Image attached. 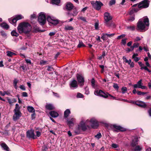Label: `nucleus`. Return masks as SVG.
I'll use <instances>...</instances> for the list:
<instances>
[{"label":"nucleus","instance_id":"9","mask_svg":"<svg viewBox=\"0 0 151 151\" xmlns=\"http://www.w3.org/2000/svg\"><path fill=\"white\" fill-rule=\"evenodd\" d=\"M90 122L91 124V127L93 129H96L99 126L98 122L94 118L91 119L90 121Z\"/></svg>","mask_w":151,"mask_h":151},{"label":"nucleus","instance_id":"50","mask_svg":"<svg viewBox=\"0 0 151 151\" xmlns=\"http://www.w3.org/2000/svg\"><path fill=\"white\" fill-rule=\"evenodd\" d=\"M91 85L92 87H94L95 86V80L94 78H93L91 80Z\"/></svg>","mask_w":151,"mask_h":151},{"label":"nucleus","instance_id":"53","mask_svg":"<svg viewBox=\"0 0 151 151\" xmlns=\"http://www.w3.org/2000/svg\"><path fill=\"white\" fill-rule=\"evenodd\" d=\"M20 68L23 70L24 71L27 70V68L25 65H23L20 66Z\"/></svg>","mask_w":151,"mask_h":151},{"label":"nucleus","instance_id":"46","mask_svg":"<svg viewBox=\"0 0 151 151\" xmlns=\"http://www.w3.org/2000/svg\"><path fill=\"white\" fill-rule=\"evenodd\" d=\"M116 2V0H111L109 2V4L111 6L115 4Z\"/></svg>","mask_w":151,"mask_h":151},{"label":"nucleus","instance_id":"19","mask_svg":"<svg viewBox=\"0 0 151 151\" xmlns=\"http://www.w3.org/2000/svg\"><path fill=\"white\" fill-rule=\"evenodd\" d=\"M138 139L137 137H135L132 140V142L131 144L132 147H134L138 144Z\"/></svg>","mask_w":151,"mask_h":151},{"label":"nucleus","instance_id":"45","mask_svg":"<svg viewBox=\"0 0 151 151\" xmlns=\"http://www.w3.org/2000/svg\"><path fill=\"white\" fill-rule=\"evenodd\" d=\"M101 136L102 135L101 133L99 132L95 136V137L97 138L98 139H99L101 137Z\"/></svg>","mask_w":151,"mask_h":151},{"label":"nucleus","instance_id":"20","mask_svg":"<svg viewBox=\"0 0 151 151\" xmlns=\"http://www.w3.org/2000/svg\"><path fill=\"white\" fill-rule=\"evenodd\" d=\"M75 121V119L72 118L70 120H67V124L69 127L73 126L74 125V123L73 122Z\"/></svg>","mask_w":151,"mask_h":151},{"label":"nucleus","instance_id":"33","mask_svg":"<svg viewBox=\"0 0 151 151\" xmlns=\"http://www.w3.org/2000/svg\"><path fill=\"white\" fill-rule=\"evenodd\" d=\"M40 64L41 65H44L48 64V63L47 61L44 60H41L40 61Z\"/></svg>","mask_w":151,"mask_h":151},{"label":"nucleus","instance_id":"58","mask_svg":"<svg viewBox=\"0 0 151 151\" xmlns=\"http://www.w3.org/2000/svg\"><path fill=\"white\" fill-rule=\"evenodd\" d=\"M95 28L96 30L98 29L99 28V24L98 23L96 22L95 24Z\"/></svg>","mask_w":151,"mask_h":151},{"label":"nucleus","instance_id":"11","mask_svg":"<svg viewBox=\"0 0 151 151\" xmlns=\"http://www.w3.org/2000/svg\"><path fill=\"white\" fill-rule=\"evenodd\" d=\"M23 18V17L21 15H16L15 17L13 19H9V22L11 23H15L17 21Z\"/></svg>","mask_w":151,"mask_h":151},{"label":"nucleus","instance_id":"1","mask_svg":"<svg viewBox=\"0 0 151 151\" xmlns=\"http://www.w3.org/2000/svg\"><path fill=\"white\" fill-rule=\"evenodd\" d=\"M32 27L27 22H23L20 23L17 27V29L20 33L23 32L27 34L29 33L31 30Z\"/></svg>","mask_w":151,"mask_h":151},{"label":"nucleus","instance_id":"56","mask_svg":"<svg viewBox=\"0 0 151 151\" xmlns=\"http://www.w3.org/2000/svg\"><path fill=\"white\" fill-rule=\"evenodd\" d=\"M127 40V39H122V43L123 45H125L126 44V40Z\"/></svg>","mask_w":151,"mask_h":151},{"label":"nucleus","instance_id":"29","mask_svg":"<svg viewBox=\"0 0 151 151\" xmlns=\"http://www.w3.org/2000/svg\"><path fill=\"white\" fill-rule=\"evenodd\" d=\"M64 29L66 31L73 30V27L72 26L67 25L65 26Z\"/></svg>","mask_w":151,"mask_h":151},{"label":"nucleus","instance_id":"24","mask_svg":"<svg viewBox=\"0 0 151 151\" xmlns=\"http://www.w3.org/2000/svg\"><path fill=\"white\" fill-rule=\"evenodd\" d=\"M46 108L49 110H52L54 109L55 108L51 104H47L45 106Z\"/></svg>","mask_w":151,"mask_h":151},{"label":"nucleus","instance_id":"7","mask_svg":"<svg viewBox=\"0 0 151 151\" xmlns=\"http://www.w3.org/2000/svg\"><path fill=\"white\" fill-rule=\"evenodd\" d=\"M34 133V130L32 129L28 130L26 132V136L28 139L32 138L33 139H35Z\"/></svg>","mask_w":151,"mask_h":151},{"label":"nucleus","instance_id":"60","mask_svg":"<svg viewBox=\"0 0 151 151\" xmlns=\"http://www.w3.org/2000/svg\"><path fill=\"white\" fill-rule=\"evenodd\" d=\"M102 35L101 37V38L103 40H104L106 39V35H105V34L104 33H103L102 34Z\"/></svg>","mask_w":151,"mask_h":151},{"label":"nucleus","instance_id":"4","mask_svg":"<svg viewBox=\"0 0 151 151\" xmlns=\"http://www.w3.org/2000/svg\"><path fill=\"white\" fill-rule=\"evenodd\" d=\"M94 93L95 95L103 97L104 98H107L109 96L111 97L110 99H113L118 100L116 97L111 95L107 92L105 93L101 90H99V91L98 90H95L94 91Z\"/></svg>","mask_w":151,"mask_h":151},{"label":"nucleus","instance_id":"5","mask_svg":"<svg viewBox=\"0 0 151 151\" xmlns=\"http://www.w3.org/2000/svg\"><path fill=\"white\" fill-rule=\"evenodd\" d=\"M38 20L40 24L42 25L45 24L46 22V18L44 13L41 12L39 14Z\"/></svg>","mask_w":151,"mask_h":151},{"label":"nucleus","instance_id":"55","mask_svg":"<svg viewBox=\"0 0 151 151\" xmlns=\"http://www.w3.org/2000/svg\"><path fill=\"white\" fill-rule=\"evenodd\" d=\"M125 34H122L120 35L117 38V39H120L124 37H125Z\"/></svg>","mask_w":151,"mask_h":151},{"label":"nucleus","instance_id":"10","mask_svg":"<svg viewBox=\"0 0 151 151\" xmlns=\"http://www.w3.org/2000/svg\"><path fill=\"white\" fill-rule=\"evenodd\" d=\"M104 23L105 25H108V23L112 19V17L109 13L108 12H105L104 14Z\"/></svg>","mask_w":151,"mask_h":151},{"label":"nucleus","instance_id":"63","mask_svg":"<svg viewBox=\"0 0 151 151\" xmlns=\"http://www.w3.org/2000/svg\"><path fill=\"white\" fill-rule=\"evenodd\" d=\"M20 88L23 91H25L26 90L25 86L23 85H21L20 86Z\"/></svg>","mask_w":151,"mask_h":151},{"label":"nucleus","instance_id":"8","mask_svg":"<svg viewBox=\"0 0 151 151\" xmlns=\"http://www.w3.org/2000/svg\"><path fill=\"white\" fill-rule=\"evenodd\" d=\"M149 1L148 0H144L138 4L139 8H146L149 6Z\"/></svg>","mask_w":151,"mask_h":151},{"label":"nucleus","instance_id":"43","mask_svg":"<svg viewBox=\"0 0 151 151\" xmlns=\"http://www.w3.org/2000/svg\"><path fill=\"white\" fill-rule=\"evenodd\" d=\"M32 113L31 115V119L32 120H33L35 118L36 114L35 112H33Z\"/></svg>","mask_w":151,"mask_h":151},{"label":"nucleus","instance_id":"13","mask_svg":"<svg viewBox=\"0 0 151 151\" xmlns=\"http://www.w3.org/2000/svg\"><path fill=\"white\" fill-rule=\"evenodd\" d=\"M136 105L142 108H145L147 106L146 104L144 102L141 101H137Z\"/></svg>","mask_w":151,"mask_h":151},{"label":"nucleus","instance_id":"23","mask_svg":"<svg viewBox=\"0 0 151 151\" xmlns=\"http://www.w3.org/2000/svg\"><path fill=\"white\" fill-rule=\"evenodd\" d=\"M81 128L79 125L78 127H76L75 130L74 132L76 134H78L81 133Z\"/></svg>","mask_w":151,"mask_h":151},{"label":"nucleus","instance_id":"16","mask_svg":"<svg viewBox=\"0 0 151 151\" xmlns=\"http://www.w3.org/2000/svg\"><path fill=\"white\" fill-rule=\"evenodd\" d=\"M113 127L116 130H118L120 132H124L126 131V129L123 127L120 126H117L116 125H113Z\"/></svg>","mask_w":151,"mask_h":151},{"label":"nucleus","instance_id":"41","mask_svg":"<svg viewBox=\"0 0 151 151\" xmlns=\"http://www.w3.org/2000/svg\"><path fill=\"white\" fill-rule=\"evenodd\" d=\"M113 87L114 89H115L116 90H117V91L118 90L119 86H118V84L117 83H114Z\"/></svg>","mask_w":151,"mask_h":151},{"label":"nucleus","instance_id":"38","mask_svg":"<svg viewBox=\"0 0 151 151\" xmlns=\"http://www.w3.org/2000/svg\"><path fill=\"white\" fill-rule=\"evenodd\" d=\"M47 70L48 71H51L54 70L53 68L51 65L47 66Z\"/></svg>","mask_w":151,"mask_h":151},{"label":"nucleus","instance_id":"51","mask_svg":"<svg viewBox=\"0 0 151 151\" xmlns=\"http://www.w3.org/2000/svg\"><path fill=\"white\" fill-rule=\"evenodd\" d=\"M139 45V44L137 42L134 43L133 45V46L134 48L138 47Z\"/></svg>","mask_w":151,"mask_h":151},{"label":"nucleus","instance_id":"32","mask_svg":"<svg viewBox=\"0 0 151 151\" xmlns=\"http://www.w3.org/2000/svg\"><path fill=\"white\" fill-rule=\"evenodd\" d=\"M18 80L14 79L13 81V85L15 88L17 89V83L18 82Z\"/></svg>","mask_w":151,"mask_h":151},{"label":"nucleus","instance_id":"30","mask_svg":"<svg viewBox=\"0 0 151 151\" xmlns=\"http://www.w3.org/2000/svg\"><path fill=\"white\" fill-rule=\"evenodd\" d=\"M60 0H51V3L52 4L58 5L60 2Z\"/></svg>","mask_w":151,"mask_h":151},{"label":"nucleus","instance_id":"22","mask_svg":"<svg viewBox=\"0 0 151 151\" xmlns=\"http://www.w3.org/2000/svg\"><path fill=\"white\" fill-rule=\"evenodd\" d=\"M7 100L9 104L11 105H12V104L14 103H15L17 102V99L14 98L10 99L7 98Z\"/></svg>","mask_w":151,"mask_h":151},{"label":"nucleus","instance_id":"27","mask_svg":"<svg viewBox=\"0 0 151 151\" xmlns=\"http://www.w3.org/2000/svg\"><path fill=\"white\" fill-rule=\"evenodd\" d=\"M70 113V110L67 109L64 112V117L67 118Z\"/></svg>","mask_w":151,"mask_h":151},{"label":"nucleus","instance_id":"37","mask_svg":"<svg viewBox=\"0 0 151 151\" xmlns=\"http://www.w3.org/2000/svg\"><path fill=\"white\" fill-rule=\"evenodd\" d=\"M127 29L133 31L135 29V27L134 26H129L127 27Z\"/></svg>","mask_w":151,"mask_h":151},{"label":"nucleus","instance_id":"6","mask_svg":"<svg viewBox=\"0 0 151 151\" xmlns=\"http://www.w3.org/2000/svg\"><path fill=\"white\" fill-rule=\"evenodd\" d=\"M91 4L93 7L97 10H100L101 6L103 5V4L101 1H96L95 2L92 1Z\"/></svg>","mask_w":151,"mask_h":151},{"label":"nucleus","instance_id":"57","mask_svg":"<svg viewBox=\"0 0 151 151\" xmlns=\"http://www.w3.org/2000/svg\"><path fill=\"white\" fill-rule=\"evenodd\" d=\"M142 81V80L141 79L137 82V84L138 85V88L141 86Z\"/></svg>","mask_w":151,"mask_h":151},{"label":"nucleus","instance_id":"36","mask_svg":"<svg viewBox=\"0 0 151 151\" xmlns=\"http://www.w3.org/2000/svg\"><path fill=\"white\" fill-rule=\"evenodd\" d=\"M11 34L12 36L17 37L19 35V34L15 31L13 30L11 32Z\"/></svg>","mask_w":151,"mask_h":151},{"label":"nucleus","instance_id":"15","mask_svg":"<svg viewBox=\"0 0 151 151\" xmlns=\"http://www.w3.org/2000/svg\"><path fill=\"white\" fill-rule=\"evenodd\" d=\"M78 83L81 84V86H83L84 84V79L83 76H77Z\"/></svg>","mask_w":151,"mask_h":151},{"label":"nucleus","instance_id":"21","mask_svg":"<svg viewBox=\"0 0 151 151\" xmlns=\"http://www.w3.org/2000/svg\"><path fill=\"white\" fill-rule=\"evenodd\" d=\"M49 114L52 117L55 118L58 116L59 115L55 111H51L49 112Z\"/></svg>","mask_w":151,"mask_h":151},{"label":"nucleus","instance_id":"2","mask_svg":"<svg viewBox=\"0 0 151 151\" xmlns=\"http://www.w3.org/2000/svg\"><path fill=\"white\" fill-rule=\"evenodd\" d=\"M149 25L148 18L147 17L140 19L137 24V29L138 30H144L146 26L148 27Z\"/></svg>","mask_w":151,"mask_h":151},{"label":"nucleus","instance_id":"12","mask_svg":"<svg viewBox=\"0 0 151 151\" xmlns=\"http://www.w3.org/2000/svg\"><path fill=\"white\" fill-rule=\"evenodd\" d=\"M47 19L48 22L53 24L56 25L59 23V21L58 20L53 18H52L50 16H48L47 17Z\"/></svg>","mask_w":151,"mask_h":151},{"label":"nucleus","instance_id":"40","mask_svg":"<svg viewBox=\"0 0 151 151\" xmlns=\"http://www.w3.org/2000/svg\"><path fill=\"white\" fill-rule=\"evenodd\" d=\"M142 148L139 145L136 146L134 149V151H140Z\"/></svg>","mask_w":151,"mask_h":151},{"label":"nucleus","instance_id":"52","mask_svg":"<svg viewBox=\"0 0 151 151\" xmlns=\"http://www.w3.org/2000/svg\"><path fill=\"white\" fill-rule=\"evenodd\" d=\"M111 146L114 148H116L118 147L119 145L113 143L112 144Z\"/></svg>","mask_w":151,"mask_h":151},{"label":"nucleus","instance_id":"59","mask_svg":"<svg viewBox=\"0 0 151 151\" xmlns=\"http://www.w3.org/2000/svg\"><path fill=\"white\" fill-rule=\"evenodd\" d=\"M105 35H106V36H107V37H111L114 36V35L115 34L112 33L110 34H109L107 33H106Z\"/></svg>","mask_w":151,"mask_h":151},{"label":"nucleus","instance_id":"39","mask_svg":"<svg viewBox=\"0 0 151 151\" xmlns=\"http://www.w3.org/2000/svg\"><path fill=\"white\" fill-rule=\"evenodd\" d=\"M121 90L123 93H125L127 90V88L125 87H123L122 88Z\"/></svg>","mask_w":151,"mask_h":151},{"label":"nucleus","instance_id":"31","mask_svg":"<svg viewBox=\"0 0 151 151\" xmlns=\"http://www.w3.org/2000/svg\"><path fill=\"white\" fill-rule=\"evenodd\" d=\"M6 53L7 56L9 57H12L13 55H16L15 53L10 51H7Z\"/></svg>","mask_w":151,"mask_h":151},{"label":"nucleus","instance_id":"49","mask_svg":"<svg viewBox=\"0 0 151 151\" xmlns=\"http://www.w3.org/2000/svg\"><path fill=\"white\" fill-rule=\"evenodd\" d=\"M141 69H144L146 70H147V71H148V72H151V71H150L149 70V69L147 68L146 66H145L144 67H142L141 68Z\"/></svg>","mask_w":151,"mask_h":151},{"label":"nucleus","instance_id":"44","mask_svg":"<svg viewBox=\"0 0 151 151\" xmlns=\"http://www.w3.org/2000/svg\"><path fill=\"white\" fill-rule=\"evenodd\" d=\"M1 35L3 37L5 38L7 36L6 34L4 32H1L0 33Z\"/></svg>","mask_w":151,"mask_h":151},{"label":"nucleus","instance_id":"64","mask_svg":"<svg viewBox=\"0 0 151 151\" xmlns=\"http://www.w3.org/2000/svg\"><path fill=\"white\" fill-rule=\"evenodd\" d=\"M141 40L140 38L139 37H136V38L134 39V42H137Z\"/></svg>","mask_w":151,"mask_h":151},{"label":"nucleus","instance_id":"48","mask_svg":"<svg viewBox=\"0 0 151 151\" xmlns=\"http://www.w3.org/2000/svg\"><path fill=\"white\" fill-rule=\"evenodd\" d=\"M78 19H80L83 21L84 22H86V19L85 17H78Z\"/></svg>","mask_w":151,"mask_h":151},{"label":"nucleus","instance_id":"42","mask_svg":"<svg viewBox=\"0 0 151 151\" xmlns=\"http://www.w3.org/2000/svg\"><path fill=\"white\" fill-rule=\"evenodd\" d=\"M47 150L48 148L45 145H43L42 147V151H46Z\"/></svg>","mask_w":151,"mask_h":151},{"label":"nucleus","instance_id":"47","mask_svg":"<svg viewBox=\"0 0 151 151\" xmlns=\"http://www.w3.org/2000/svg\"><path fill=\"white\" fill-rule=\"evenodd\" d=\"M83 96L81 93H77V97L78 98H82L83 97Z\"/></svg>","mask_w":151,"mask_h":151},{"label":"nucleus","instance_id":"62","mask_svg":"<svg viewBox=\"0 0 151 151\" xmlns=\"http://www.w3.org/2000/svg\"><path fill=\"white\" fill-rule=\"evenodd\" d=\"M28 96L27 93L26 92H23L22 93V96L23 97H27Z\"/></svg>","mask_w":151,"mask_h":151},{"label":"nucleus","instance_id":"54","mask_svg":"<svg viewBox=\"0 0 151 151\" xmlns=\"http://www.w3.org/2000/svg\"><path fill=\"white\" fill-rule=\"evenodd\" d=\"M135 19L134 16H132L130 17L128 19V20L131 22L133 21Z\"/></svg>","mask_w":151,"mask_h":151},{"label":"nucleus","instance_id":"61","mask_svg":"<svg viewBox=\"0 0 151 151\" xmlns=\"http://www.w3.org/2000/svg\"><path fill=\"white\" fill-rule=\"evenodd\" d=\"M25 60L27 63L31 64V62L30 60L28 59H25Z\"/></svg>","mask_w":151,"mask_h":151},{"label":"nucleus","instance_id":"28","mask_svg":"<svg viewBox=\"0 0 151 151\" xmlns=\"http://www.w3.org/2000/svg\"><path fill=\"white\" fill-rule=\"evenodd\" d=\"M105 25L108 27L112 28H114L116 27L115 24L112 22H109L108 23V25Z\"/></svg>","mask_w":151,"mask_h":151},{"label":"nucleus","instance_id":"34","mask_svg":"<svg viewBox=\"0 0 151 151\" xmlns=\"http://www.w3.org/2000/svg\"><path fill=\"white\" fill-rule=\"evenodd\" d=\"M1 26L3 28L7 29L9 28V25L6 23H3L1 25Z\"/></svg>","mask_w":151,"mask_h":151},{"label":"nucleus","instance_id":"35","mask_svg":"<svg viewBox=\"0 0 151 151\" xmlns=\"http://www.w3.org/2000/svg\"><path fill=\"white\" fill-rule=\"evenodd\" d=\"M85 47V45L83 44V42L81 41H79V44L78 45V47L80 48L81 47Z\"/></svg>","mask_w":151,"mask_h":151},{"label":"nucleus","instance_id":"25","mask_svg":"<svg viewBox=\"0 0 151 151\" xmlns=\"http://www.w3.org/2000/svg\"><path fill=\"white\" fill-rule=\"evenodd\" d=\"M27 110L30 113H33L35 112V110L32 106H29L27 107Z\"/></svg>","mask_w":151,"mask_h":151},{"label":"nucleus","instance_id":"17","mask_svg":"<svg viewBox=\"0 0 151 151\" xmlns=\"http://www.w3.org/2000/svg\"><path fill=\"white\" fill-rule=\"evenodd\" d=\"M70 87L76 88L78 86L77 82L75 80H73L70 83Z\"/></svg>","mask_w":151,"mask_h":151},{"label":"nucleus","instance_id":"18","mask_svg":"<svg viewBox=\"0 0 151 151\" xmlns=\"http://www.w3.org/2000/svg\"><path fill=\"white\" fill-rule=\"evenodd\" d=\"M66 7L68 10H70L73 9V6L71 3L69 2L67 3Z\"/></svg>","mask_w":151,"mask_h":151},{"label":"nucleus","instance_id":"3","mask_svg":"<svg viewBox=\"0 0 151 151\" xmlns=\"http://www.w3.org/2000/svg\"><path fill=\"white\" fill-rule=\"evenodd\" d=\"M21 108V106H19L18 104H15V109L13 110L14 114L13 116V119L14 121H16L21 116L22 114L20 111Z\"/></svg>","mask_w":151,"mask_h":151},{"label":"nucleus","instance_id":"26","mask_svg":"<svg viewBox=\"0 0 151 151\" xmlns=\"http://www.w3.org/2000/svg\"><path fill=\"white\" fill-rule=\"evenodd\" d=\"M1 146L4 150L6 151H9V148L8 147L5 143H2L1 145Z\"/></svg>","mask_w":151,"mask_h":151},{"label":"nucleus","instance_id":"14","mask_svg":"<svg viewBox=\"0 0 151 151\" xmlns=\"http://www.w3.org/2000/svg\"><path fill=\"white\" fill-rule=\"evenodd\" d=\"M81 130L83 131L86 130L87 129V127H89V126L88 125H86L84 122H83L81 121L79 125Z\"/></svg>","mask_w":151,"mask_h":151}]
</instances>
